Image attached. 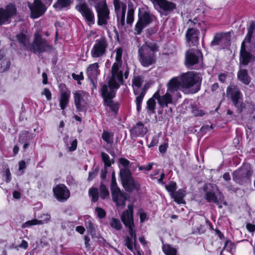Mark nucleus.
<instances>
[{
  "label": "nucleus",
  "instance_id": "f257e3e1",
  "mask_svg": "<svg viewBox=\"0 0 255 255\" xmlns=\"http://www.w3.org/2000/svg\"><path fill=\"white\" fill-rule=\"evenodd\" d=\"M169 81H172L173 85L177 91L181 89L184 92L187 91L190 93H196L200 89L202 78L194 72L184 73L180 76L172 78Z\"/></svg>",
  "mask_w": 255,
  "mask_h": 255
},
{
  "label": "nucleus",
  "instance_id": "f03ea898",
  "mask_svg": "<svg viewBox=\"0 0 255 255\" xmlns=\"http://www.w3.org/2000/svg\"><path fill=\"white\" fill-rule=\"evenodd\" d=\"M121 218L125 226L127 228L129 235V236L126 237L125 245L130 251L133 252V245L136 242V235L134 230L133 206L132 205L128 206V210L122 213Z\"/></svg>",
  "mask_w": 255,
  "mask_h": 255
},
{
  "label": "nucleus",
  "instance_id": "7ed1b4c3",
  "mask_svg": "<svg viewBox=\"0 0 255 255\" xmlns=\"http://www.w3.org/2000/svg\"><path fill=\"white\" fill-rule=\"evenodd\" d=\"M158 45L154 42H146L139 47L138 57L142 66L147 67L155 63V54L158 51Z\"/></svg>",
  "mask_w": 255,
  "mask_h": 255
},
{
  "label": "nucleus",
  "instance_id": "20e7f679",
  "mask_svg": "<svg viewBox=\"0 0 255 255\" xmlns=\"http://www.w3.org/2000/svg\"><path fill=\"white\" fill-rule=\"evenodd\" d=\"M172 81H169L167 84L166 93L162 96H160V90L158 91L154 94V97L157 100L159 105L163 108L167 107L169 104L172 103V100L174 98L178 99L181 97V95L179 91H177L173 85H172Z\"/></svg>",
  "mask_w": 255,
  "mask_h": 255
},
{
  "label": "nucleus",
  "instance_id": "39448f33",
  "mask_svg": "<svg viewBox=\"0 0 255 255\" xmlns=\"http://www.w3.org/2000/svg\"><path fill=\"white\" fill-rule=\"evenodd\" d=\"M90 4L94 6L98 13V24L106 25L109 19V10L106 0H89Z\"/></svg>",
  "mask_w": 255,
  "mask_h": 255
},
{
  "label": "nucleus",
  "instance_id": "423d86ee",
  "mask_svg": "<svg viewBox=\"0 0 255 255\" xmlns=\"http://www.w3.org/2000/svg\"><path fill=\"white\" fill-rule=\"evenodd\" d=\"M123 82L122 64L113 63L111 68V76L108 80L109 89L117 90Z\"/></svg>",
  "mask_w": 255,
  "mask_h": 255
},
{
  "label": "nucleus",
  "instance_id": "0eeeda50",
  "mask_svg": "<svg viewBox=\"0 0 255 255\" xmlns=\"http://www.w3.org/2000/svg\"><path fill=\"white\" fill-rule=\"evenodd\" d=\"M120 175L123 185L127 191H138L140 189L139 183L134 180L131 171L128 169H121Z\"/></svg>",
  "mask_w": 255,
  "mask_h": 255
},
{
  "label": "nucleus",
  "instance_id": "6e6552de",
  "mask_svg": "<svg viewBox=\"0 0 255 255\" xmlns=\"http://www.w3.org/2000/svg\"><path fill=\"white\" fill-rule=\"evenodd\" d=\"M185 64L191 69H199L202 67V54L197 49H191L186 53Z\"/></svg>",
  "mask_w": 255,
  "mask_h": 255
},
{
  "label": "nucleus",
  "instance_id": "1a4fd4ad",
  "mask_svg": "<svg viewBox=\"0 0 255 255\" xmlns=\"http://www.w3.org/2000/svg\"><path fill=\"white\" fill-rule=\"evenodd\" d=\"M101 91L105 105L109 107L113 112H117L119 109V105L117 103H114L112 100L115 96L116 90L109 89L107 85L103 84L101 85Z\"/></svg>",
  "mask_w": 255,
  "mask_h": 255
},
{
  "label": "nucleus",
  "instance_id": "9d476101",
  "mask_svg": "<svg viewBox=\"0 0 255 255\" xmlns=\"http://www.w3.org/2000/svg\"><path fill=\"white\" fill-rule=\"evenodd\" d=\"M253 171L250 165L243 164L241 168L233 172V179L236 182L242 184L250 180Z\"/></svg>",
  "mask_w": 255,
  "mask_h": 255
},
{
  "label": "nucleus",
  "instance_id": "9b49d317",
  "mask_svg": "<svg viewBox=\"0 0 255 255\" xmlns=\"http://www.w3.org/2000/svg\"><path fill=\"white\" fill-rule=\"evenodd\" d=\"M115 12L117 18L118 26L122 28L125 24L127 4L121 0H113Z\"/></svg>",
  "mask_w": 255,
  "mask_h": 255
},
{
  "label": "nucleus",
  "instance_id": "f8f14e48",
  "mask_svg": "<svg viewBox=\"0 0 255 255\" xmlns=\"http://www.w3.org/2000/svg\"><path fill=\"white\" fill-rule=\"evenodd\" d=\"M111 190L113 201L116 203L117 206H125L127 198L117 186L114 174L112 175Z\"/></svg>",
  "mask_w": 255,
  "mask_h": 255
},
{
  "label": "nucleus",
  "instance_id": "ddd939ff",
  "mask_svg": "<svg viewBox=\"0 0 255 255\" xmlns=\"http://www.w3.org/2000/svg\"><path fill=\"white\" fill-rule=\"evenodd\" d=\"M108 44L104 37L97 39L91 51V54L93 58H98L105 55Z\"/></svg>",
  "mask_w": 255,
  "mask_h": 255
},
{
  "label": "nucleus",
  "instance_id": "4468645a",
  "mask_svg": "<svg viewBox=\"0 0 255 255\" xmlns=\"http://www.w3.org/2000/svg\"><path fill=\"white\" fill-rule=\"evenodd\" d=\"M32 48L34 53H41L51 49L52 47L49 45L46 40L41 38L40 33L36 31L34 33V39L32 43Z\"/></svg>",
  "mask_w": 255,
  "mask_h": 255
},
{
  "label": "nucleus",
  "instance_id": "2eb2a0df",
  "mask_svg": "<svg viewBox=\"0 0 255 255\" xmlns=\"http://www.w3.org/2000/svg\"><path fill=\"white\" fill-rule=\"evenodd\" d=\"M59 105L62 110V114L65 115V109L69 103L71 92L64 84L61 83L59 85Z\"/></svg>",
  "mask_w": 255,
  "mask_h": 255
},
{
  "label": "nucleus",
  "instance_id": "dca6fc26",
  "mask_svg": "<svg viewBox=\"0 0 255 255\" xmlns=\"http://www.w3.org/2000/svg\"><path fill=\"white\" fill-rule=\"evenodd\" d=\"M16 14V9L13 4H9L4 8H0V25L10 23L11 18Z\"/></svg>",
  "mask_w": 255,
  "mask_h": 255
},
{
  "label": "nucleus",
  "instance_id": "f3484780",
  "mask_svg": "<svg viewBox=\"0 0 255 255\" xmlns=\"http://www.w3.org/2000/svg\"><path fill=\"white\" fill-rule=\"evenodd\" d=\"M152 20V15L149 12L145 11L143 13H141L139 12L138 13V20L134 28L135 33L139 34L142 29L149 24Z\"/></svg>",
  "mask_w": 255,
  "mask_h": 255
},
{
  "label": "nucleus",
  "instance_id": "a211bd4d",
  "mask_svg": "<svg viewBox=\"0 0 255 255\" xmlns=\"http://www.w3.org/2000/svg\"><path fill=\"white\" fill-rule=\"evenodd\" d=\"M231 40L230 33H216L211 42V46H218L220 48H224L227 46Z\"/></svg>",
  "mask_w": 255,
  "mask_h": 255
},
{
  "label": "nucleus",
  "instance_id": "6ab92c4d",
  "mask_svg": "<svg viewBox=\"0 0 255 255\" xmlns=\"http://www.w3.org/2000/svg\"><path fill=\"white\" fill-rule=\"evenodd\" d=\"M76 8L85 18L89 26H91L95 23L94 13L85 3L79 4L76 6Z\"/></svg>",
  "mask_w": 255,
  "mask_h": 255
},
{
  "label": "nucleus",
  "instance_id": "aec40b11",
  "mask_svg": "<svg viewBox=\"0 0 255 255\" xmlns=\"http://www.w3.org/2000/svg\"><path fill=\"white\" fill-rule=\"evenodd\" d=\"M153 4L155 7L158 6L157 9L166 15L176 8V4L167 0H158Z\"/></svg>",
  "mask_w": 255,
  "mask_h": 255
},
{
  "label": "nucleus",
  "instance_id": "412c9836",
  "mask_svg": "<svg viewBox=\"0 0 255 255\" xmlns=\"http://www.w3.org/2000/svg\"><path fill=\"white\" fill-rule=\"evenodd\" d=\"M55 198L58 201L63 202L70 197V193L67 187L63 184L56 186L53 189Z\"/></svg>",
  "mask_w": 255,
  "mask_h": 255
},
{
  "label": "nucleus",
  "instance_id": "4be33fe9",
  "mask_svg": "<svg viewBox=\"0 0 255 255\" xmlns=\"http://www.w3.org/2000/svg\"><path fill=\"white\" fill-rule=\"evenodd\" d=\"M28 6L33 18L40 17L46 10L45 6L39 0H35L33 4H29Z\"/></svg>",
  "mask_w": 255,
  "mask_h": 255
},
{
  "label": "nucleus",
  "instance_id": "5701e85b",
  "mask_svg": "<svg viewBox=\"0 0 255 255\" xmlns=\"http://www.w3.org/2000/svg\"><path fill=\"white\" fill-rule=\"evenodd\" d=\"M227 95L230 97L235 106L239 108V100L242 98V95L237 86H229L227 89Z\"/></svg>",
  "mask_w": 255,
  "mask_h": 255
},
{
  "label": "nucleus",
  "instance_id": "b1692460",
  "mask_svg": "<svg viewBox=\"0 0 255 255\" xmlns=\"http://www.w3.org/2000/svg\"><path fill=\"white\" fill-rule=\"evenodd\" d=\"M199 32L194 28H189L186 32V42L189 46L196 45L199 41Z\"/></svg>",
  "mask_w": 255,
  "mask_h": 255
},
{
  "label": "nucleus",
  "instance_id": "393cba45",
  "mask_svg": "<svg viewBox=\"0 0 255 255\" xmlns=\"http://www.w3.org/2000/svg\"><path fill=\"white\" fill-rule=\"evenodd\" d=\"M245 42H242L240 51V66L247 65L249 63L255 60V57L246 49Z\"/></svg>",
  "mask_w": 255,
  "mask_h": 255
},
{
  "label": "nucleus",
  "instance_id": "a878e982",
  "mask_svg": "<svg viewBox=\"0 0 255 255\" xmlns=\"http://www.w3.org/2000/svg\"><path fill=\"white\" fill-rule=\"evenodd\" d=\"M38 219L40 220L33 219L26 222L22 225V227L23 228H26L31 226L42 225L47 223L50 220L51 216L48 214H43L39 216Z\"/></svg>",
  "mask_w": 255,
  "mask_h": 255
},
{
  "label": "nucleus",
  "instance_id": "bb28decb",
  "mask_svg": "<svg viewBox=\"0 0 255 255\" xmlns=\"http://www.w3.org/2000/svg\"><path fill=\"white\" fill-rule=\"evenodd\" d=\"M74 103L77 111H82L83 106L82 105L85 97L87 96V93L83 91L79 90L73 93Z\"/></svg>",
  "mask_w": 255,
  "mask_h": 255
},
{
  "label": "nucleus",
  "instance_id": "cd10ccee",
  "mask_svg": "<svg viewBox=\"0 0 255 255\" xmlns=\"http://www.w3.org/2000/svg\"><path fill=\"white\" fill-rule=\"evenodd\" d=\"M99 67V64L98 63H94L89 65L87 68V76L92 81L96 79L98 76L100 74Z\"/></svg>",
  "mask_w": 255,
  "mask_h": 255
},
{
  "label": "nucleus",
  "instance_id": "c85d7f7f",
  "mask_svg": "<svg viewBox=\"0 0 255 255\" xmlns=\"http://www.w3.org/2000/svg\"><path fill=\"white\" fill-rule=\"evenodd\" d=\"M237 76L238 79L245 85H248L251 82V78L248 75L247 70L242 69V66H240Z\"/></svg>",
  "mask_w": 255,
  "mask_h": 255
},
{
  "label": "nucleus",
  "instance_id": "c756f323",
  "mask_svg": "<svg viewBox=\"0 0 255 255\" xmlns=\"http://www.w3.org/2000/svg\"><path fill=\"white\" fill-rule=\"evenodd\" d=\"M185 195V191L183 190L179 189L171 195V197L174 199L175 202L179 204H185V201L184 200Z\"/></svg>",
  "mask_w": 255,
  "mask_h": 255
},
{
  "label": "nucleus",
  "instance_id": "7c9ffc66",
  "mask_svg": "<svg viewBox=\"0 0 255 255\" xmlns=\"http://www.w3.org/2000/svg\"><path fill=\"white\" fill-rule=\"evenodd\" d=\"M147 131V128L141 123L137 124L132 129V132L133 134L139 136H143Z\"/></svg>",
  "mask_w": 255,
  "mask_h": 255
},
{
  "label": "nucleus",
  "instance_id": "2f4dec72",
  "mask_svg": "<svg viewBox=\"0 0 255 255\" xmlns=\"http://www.w3.org/2000/svg\"><path fill=\"white\" fill-rule=\"evenodd\" d=\"M252 38L255 40V24L253 22L250 24L249 27H248V33L244 40L243 42L245 43H250L251 41Z\"/></svg>",
  "mask_w": 255,
  "mask_h": 255
},
{
  "label": "nucleus",
  "instance_id": "473e14b6",
  "mask_svg": "<svg viewBox=\"0 0 255 255\" xmlns=\"http://www.w3.org/2000/svg\"><path fill=\"white\" fill-rule=\"evenodd\" d=\"M72 2V0H57L53 6L57 10H61L64 8H68Z\"/></svg>",
  "mask_w": 255,
  "mask_h": 255
},
{
  "label": "nucleus",
  "instance_id": "72a5a7b5",
  "mask_svg": "<svg viewBox=\"0 0 255 255\" xmlns=\"http://www.w3.org/2000/svg\"><path fill=\"white\" fill-rule=\"evenodd\" d=\"M19 44L24 48H27L29 45V38L23 33H19L16 36Z\"/></svg>",
  "mask_w": 255,
  "mask_h": 255
},
{
  "label": "nucleus",
  "instance_id": "f704fd0d",
  "mask_svg": "<svg viewBox=\"0 0 255 255\" xmlns=\"http://www.w3.org/2000/svg\"><path fill=\"white\" fill-rule=\"evenodd\" d=\"M204 198L208 202H213L217 204H218L219 203V197L212 191H206Z\"/></svg>",
  "mask_w": 255,
  "mask_h": 255
},
{
  "label": "nucleus",
  "instance_id": "c9c22d12",
  "mask_svg": "<svg viewBox=\"0 0 255 255\" xmlns=\"http://www.w3.org/2000/svg\"><path fill=\"white\" fill-rule=\"evenodd\" d=\"M156 98L154 97V95L152 97L150 98L146 103V109L147 112L149 114H152L155 113V108L156 106L155 102Z\"/></svg>",
  "mask_w": 255,
  "mask_h": 255
},
{
  "label": "nucleus",
  "instance_id": "e433bc0d",
  "mask_svg": "<svg viewBox=\"0 0 255 255\" xmlns=\"http://www.w3.org/2000/svg\"><path fill=\"white\" fill-rule=\"evenodd\" d=\"M69 136L68 135H66L63 138V140L66 145L68 146L69 150L70 151H73L76 150L77 146V139L74 138L72 139L71 142L70 143L71 145L69 146L68 141H69Z\"/></svg>",
  "mask_w": 255,
  "mask_h": 255
},
{
  "label": "nucleus",
  "instance_id": "4c0bfd02",
  "mask_svg": "<svg viewBox=\"0 0 255 255\" xmlns=\"http://www.w3.org/2000/svg\"><path fill=\"white\" fill-rule=\"evenodd\" d=\"M142 78L139 76L135 77L132 81V86L133 87L134 94L137 95V90L141 86L142 83Z\"/></svg>",
  "mask_w": 255,
  "mask_h": 255
},
{
  "label": "nucleus",
  "instance_id": "58836bf2",
  "mask_svg": "<svg viewBox=\"0 0 255 255\" xmlns=\"http://www.w3.org/2000/svg\"><path fill=\"white\" fill-rule=\"evenodd\" d=\"M162 251L166 255H176L177 250L168 244L162 246Z\"/></svg>",
  "mask_w": 255,
  "mask_h": 255
},
{
  "label": "nucleus",
  "instance_id": "ea45409f",
  "mask_svg": "<svg viewBox=\"0 0 255 255\" xmlns=\"http://www.w3.org/2000/svg\"><path fill=\"white\" fill-rule=\"evenodd\" d=\"M145 94V91L142 90L138 95H136V97L135 102L136 105V109L138 112H139L141 110V103L142 102Z\"/></svg>",
  "mask_w": 255,
  "mask_h": 255
},
{
  "label": "nucleus",
  "instance_id": "a19ab883",
  "mask_svg": "<svg viewBox=\"0 0 255 255\" xmlns=\"http://www.w3.org/2000/svg\"><path fill=\"white\" fill-rule=\"evenodd\" d=\"M89 195L93 202H96L98 201L99 199V192L97 188H91L89 189Z\"/></svg>",
  "mask_w": 255,
  "mask_h": 255
},
{
  "label": "nucleus",
  "instance_id": "79ce46f5",
  "mask_svg": "<svg viewBox=\"0 0 255 255\" xmlns=\"http://www.w3.org/2000/svg\"><path fill=\"white\" fill-rule=\"evenodd\" d=\"M129 8L127 12V23L129 25H131L134 21V10L132 7H129V3H128Z\"/></svg>",
  "mask_w": 255,
  "mask_h": 255
},
{
  "label": "nucleus",
  "instance_id": "37998d69",
  "mask_svg": "<svg viewBox=\"0 0 255 255\" xmlns=\"http://www.w3.org/2000/svg\"><path fill=\"white\" fill-rule=\"evenodd\" d=\"M113 134L106 130H104L102 135L103 139L107 143H112L113 141Z\"/></svg>",
  "mask_w": 255,
  "mask_h": 255
},
{
  "label": "nucleus",
  "instance_id": "c03bdc74",
  "mask_svg": "<svg viewBox=\"0 0 255 255\" xmlns=\"http://www.w3.org/2000/svg\"><path fill=\"white\" fill-rule=\"evenodd\" d=\"M100 196L101 198L104 199L109 196V192L107 187L101 183L100 187Z\"/></svg>",
  "mask_w": 255,
  "mask_h": 255
},
{
  "label": "nucleus",
  "instance_id": "a18cd8bd",
  "mask_svg": "<svg viewBox=\"0 0 255 255\" xmlns=\"http://www.w3.org/2000/svg\"><path fill=\"white\" fill-rule=\"evenodd\" d=\"M115 52H116V62L114 63H118V64H122V54H123V49L121 47H118L117 48L115 49Z\"/></svg>",
  "mask_w": 255,
  "mask_h": 255
},
{
  "label": "nucleus",
  "instance_id": "49530a36",
  "mask_svg": "<svg viewBox=\"0 0 255 255\" xmlns=\"http://www.w3.org/2000/svg\"><path fill=\"white\" fill-rule=\"evenodd\" d=\"M111 226L117 230L121 229L122 225L120 220L117 219L112 218L110 221Z\"/></svg>",
  "mask_w": 255,
  "mask_h": 255
},
{
  "label": "nucleus",
  "instance_id": "de8ad7c7",
  "mask_svg": "<svg viewBox=\"0 0 255 255\" xmlns=\"http://www.w3.org/2000/svg\"><path fill=\"white\" fill-rule=\"evenodd\" d=\"M176 188V184L174 182H171L166 186V189L169 192L170 196L175 192Z\"/></svg>",
  "mask_w": 255,
  "mask_h": 255
},
{
  "label": "nucleus",
  "instance_id": "09e8293b",
  "mask_svg": "<svg viewBox=\"0 0 255 255\" xmlns=\"http://www.w3.org/2000/svg\"><path fill=\"white\" fill-rule=\"evenodd\" d=\"M84 218L85 220V226L87 229L90 232H93L94 230V226L91 220L86 216H85Z\"/></svg>",
  "mask_w": 255,
  "mask_h": 255
},
{
  "label": "nucleus",
  "instance_id": "8fccbe9b",
  "mask_svg": "<svg viewBox=\"0 0 255 255\" xmlns=\"http://www.w3.org/2000/svg\"><path fill=\"white\" fill-rule=\"evenodd\" d=\"M102 158L103 162H104L105 165L107 166H110L111 165V162L110 161V157L107 153L105 152H102Z\"/></svg>",
  "mask_w": 255,
  "mask_h": 255
},
{
  "label": "nucleus",
  "instance_id": "3c124183",
  "mask_svg": "<svg viewBox=\"0 0 255 255\" xmlns=\"http://www.w3.org/2000/svg\"><path fill=\"white\" fill-rule=\"evenodd\" d=\"M153 162L149 163L147 165H143L138 166V170L140 171H148L152 168Z\"/></svg>",
  "mask_w": 255,
  "mask_h": 255
},
{
  "label": "nucleus",
  "instance_id": "603ef678",
  "mask_svg": "<svg viewBox=\"0 0 255 255\" xmlns=\"http://www.w3.org/2000/svg\"><path fill=\"white\" fill-rule=\"evenodd\" d=\"M192 113L195 116L198 117H202L205 114L204 111L196 107L193 108Z\"/></svg>",
  "mask_w": 255,
  "mask_h": 255
},
{
  "label": "nucleus",
  "instance_id": "864d4df0",
  "mask_svg": "<svg viewBox=\"0 0 255 255\" xmlns=\"http://www.w3.org/2000/svg\"><path fill=\"white\" fill-rule=\"evenodd\" d=\"M119 162L124 167L123 169H128L130 162L128 159L121 158L119 159Z\"/></svg>",
  "mask_w": 255,
  "mask_h": 255
},
{
  "label": "nucleus",
  "instance_id": "5fc2aeb1",
  "mask_svg": "<svg viewBox=\"0 0 255 255\" xmlns=\"http://www.w3.org/2000/svg\"><path fill=\"white\" fill-rule=\"evenodd\" d=\"M95 211L97 214L98 216L100 218H103L105 217L106 212L104 209L101 208H96L95 209Z\"/></svg>",
  "mask_w": 255,
  "mask_h": 255
},
{
  "label": "nucleus",
  "instance_id": "6e6d98bb",
  "mask_svg": "<svg viewBox=\"0 0 255 255\" xmlns=\"http://www.w3.org/2000/svg\"><path fill=\"white\" fill-rule=\"evenodd\" d=\"M42 95H45L47 99L49 101L51 99V93L50 90L47 88H44L41 93Z\"/></svg>",
  "mask_w": 255,
  "mask_h": 255
},
{
  "label": "nucleus",
  "instance_id": "4d7b16f0",
  "mask_svg": "<svg viewBox=\"0 0 255 255\" xmlns=\"http://www.w3.org/2000/svg\"><path fill=\"white\" fill-rule=\"evenodd\" d=\"M158 142V137L157 136H154L149 144V147H153L156 145Z\"/></svg>",
  "mask_w": 255,
  "mask_h": 255
},
{
  "label": "nucleus",
  "instance_id": "13d9d810",
  "mask_svg": "<svg viewBox=\"0 0 255 255\" xmlns=\"http://www.w3.org/2000/svg\"><path fill=\"white\" fill-rule=\"evenodd\" d=\"M72 77L73 78L78 81H80L84 79L82 73H81L80 74L78 75L76 74H72Z\"/></svg>",
  "mask_w": 255,
  "mask_h": 255
},
{
  "label": "nucleus",
  "instance_id": "bf43d9fd",
  "mask_svg": "<svg viewBox=\"0 0 255 255\" xmlns=\"http://www.w3.org/2000/svg\"><path fill=\"white\" fill-rule=\"evenodd\" d=\"M139 165L138 164H137V163H134V162H131V163H129V167H128V169L130 171H135V169H136V168Z\"/></svg>",
  "mask_w": 255,
  "mask_h": 255
},
{
  "label": "nucleus",
  "instance_id": "052dcab7",
  "mask_svg": "<svg viewBox=\"0 0 255 255\" xmlns=\"http://www.w3.org/2000/svg\"><path fill=\"white\" fill-rule=\"evenodd\" d=\"M247 230L250 232H254L255 231V225L248 223L246 225Z\"/></svg>",
  "mask_w": 255,
  "mask_h": 255
},
{
  "label": "nucleus",
  "instance_id": "680f3d73",
  "mask_svg": "<svg viewBox=\"0 0 255 255\" xmlns=\"http://www.w3.org/2000/svg\"><path fill=\"white\" fill-rule=\"evenodd\" d=\"M218 200H219V203L218 204V207L219 208H222V206L221 204V203H223V201H224V196L221 193H219Z\"/></svg>",
  "mask_w": 255,
  "mask_h": 255
},
{
  "label": "nucleus",
  "instance_id": "e2e57ef3",
  "mask_svg": "<svg viewBox=\"0 0 255 255\" xmlns=\"http://www.w3.org/2000/svg\"><path fill=\"white\" fill-rule=\"evenodd\" d=\"M247 108L249 109V112L250 113H253L255 111V106L252 103H248Z\"/></svg>",
  "mask_w": 255,
  "mask_h": 255
},
{
  "label": "nucleus",
  "instance_id": "0e129e2a",
  "mask_svg": "<svg viewBox=\"0 0 255 255\" xmlns=\"http://www.w3.org/2000/svg\"><path fill=\"white\" fill-rule=\"evenodd\" d=\"M5 175L6 177V182H9L11 180V174L9 169H7L5 170Z\"/></svg>",
  "mask_w": 255,
  "mask_h": 255
},
{
  "label": "nucleus",
  "instance_id": "69168bd1",
  "mask_svg": "<svg viewBox=\"0 0 255 255\" xmlns=\"http://www.w3.org/2000/svg\"><path fill=\"white\" fill-rule=\"evenodd\" d=\"M76 231L81 234H83L85 232V228L81 226H77L76 229Z\"/></svg>",
  "mask_w": 255,
  "mask_h": 255
},
{
  "label": "nucleus",
  "instance_id": "338daca9",
  "mask_svg": "<svg viewBox=\"0 0 255 255\" xmlns=\"http://www.w3.org/2000/svg\"><path fill=\"white\" fill-rule=\"evenodd\" d=\"M18 164H19V168L18 169L19 170H22L24 169L26 167L25 162L23 160L20 161L19 162Z\"/></svg>",
  "mask_w": 255,
  "mask_h": 255
},
{
  "label": "nucleus",
  "instance_id": "774afa93",
  "mask_svg": "<svg viewBox=\"0 0 255 255\" xmlns=\"http://www.w3.org/2000/svg\"><path fill=\"white\" fill-rule=\"evenodd\" d=\"M19 247L24 249H26L28 247V245L26 241L22 240Z\"/></svg>",
  "mask_w": 255,
  "mask_h": 255
}]
</instances>
